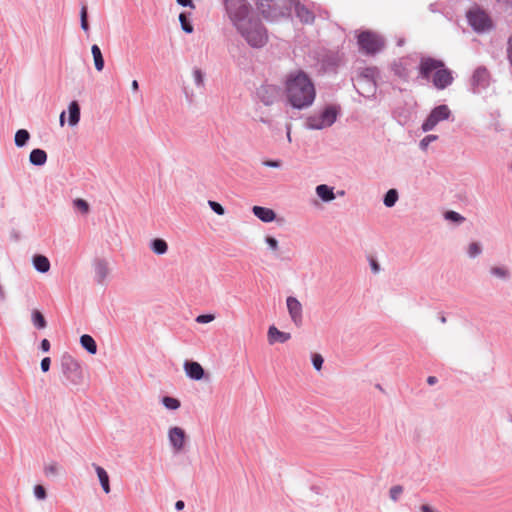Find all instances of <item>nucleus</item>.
Instances as JSON below:
<instances>
[{
  "mask_svg": "<svg viewBox=\"0 0 512 512\" xmlns=\"http://www.w3.org/2000/svg\"><path fill=\"white\" fill-rule=\"evenodd\" d=\"M225 10L237 32L252 48H262L268 42V32L253 15L247 0H224Z\"/></svg>",
  "mask_w": 512,
  "mask_h": 512,
  "instance_id": "1",
  "label": "nucleus"
},
{
  "mask_svg": "<svg viewBox=\"0 0 512 512\" xmlns=\"http://www.w3.org/2000/svg\"><path fill=\"white\" fill-rule=\"evenodd\" d=\"M286 102L294 109H307L315 101L316 89L311 78L302 70L288 73L284 80Z\"/></svg>",
  "mask_w": 512,
  "mask_h": 512,
  "instance_id": "2",
  "label": "nucleus"
},
{
  "mask_svg": "<svg viewBox=\"0 0 512 512\" xmlns=\"http://www.w3.org/2000/svg\"><path fill=\"white\" fill-rule=\"evenodd\" d=\"M433 72L432 82L437 89L443 90L452 84L454 79L452 72L445 67L444 62L431 57H422L419 63L420 77L428 80Z\"/></svg>",
  "mask_w": 512,
  "mask_h": 512,
  "instance_id": "3",
  "label": "nucleus"
},
{
  "mask_svg": "<svg viewBox=\"0 0 512 512\" xmlns=\"http://www.w3.org/2000/svg\"><path fill=\"white\" fill-rule=\"evenodd\" d=\"M60 371L65 386L78 387L83 384L84 371L82 365L72 355L65 353L61 356Z\"/></svg>",
  "mask_w": 512,
  "mask_h": 512,
  "instance_id": "4",
  "label": "nucleus"
},
{
  "mask_svg": "<svg viewBox=\"0 0 512 512\" xmlns=\"http://www.w3.org/2000/svg\"><path fill=\"white\" fill-rule=\"evenodd\" d=\"M340 114V108L336 105H327L310 114L305 120V127L309 130H323L331 127Z\"/></svg>",
  "mask_w": 512,
  "mask_h": 512,
  "instance_id": "5",
  "label": "nucleus"
},
{
  "mask_svg": "<svg viewBox=\"0 0 512 512\" xmlns=\"http://www.w3.org/2000/svg\"><path fill=\"white\" fill-rule=\"evenodd\" d=\"M360 50L367 55H374L380 52L385 46L384 38L374 31H362L357 36Z\"/></svg>",
  "mask_w": 512,
  "mask_h": 512,
  "instance_id": "6",
  "label": "nucleus"
},
{
  "mask_svg": "<svg viewBox=\"0 0 512 512\" xmlns=\"http://www.w3.org/2000/svg\"><path fill=\"white\" fill-rule=\"evenodd\" d=\"M257 7L261 15L268 21H276L290 15V9L275 0H259Z\"/></svg>",
  "mask_w": 512,
  "mask_h": 512,
  "instance_id": "7",
  "label": "nucleus"
},
{
  "mask_svg": "<svg viewBox=\"0 0 512 512\" xmlns=\"http://www.w3.org/2000/svg\"><path fill=\"white\" fill-rule=\"evenodd\" d=\"M378 70L376 67H365L359 71L357 79V90L361 95H374L376 91V77Z\"/></svg>",
  "mask_w": 512,
  "mask_h": 512,
  "instance_id": "8",
  "label": "nucleus"
},
{
  "mask_svg": "<svg viewBox=\"0 0 512 512\" xmlns=\"http://www.w3.org/2000/svg\"><path fill=\"white\" fill-rule=\"evenodd\" d=\"M450 115L451 110L447 105H439L432 109L426 120L423 122L421 128L424 132L431 131L439 122L449 119Z\"/></svg>",
  "mask_w": 512,
  "mask_h": 512,
  "instance_id": "9",
  "label": "nucleus"
},
{
  "mask_svg": "<svg viewBox=\"0 0 512 512\" xmlns=\"http://www.w3.org/2000/svg\"><path fill=\"white\" fill-rule=\"evenodd\" d=\"M467 19L472 28L477 32H484L492 27V22L488 14L478 8L468 11Z\"/></svg>",
  "mask_w": 512,
  "mask_h": 512,
  "instance_id": "10",
  "label": "nucleus"
},
{
  "mask_svg": "<svg viewBox=\"0 0 512 512\" xmlns=\"http://www.w3.org/2000/svg\"><path fill=\"white\" fill-rule=\"evenodd\" d=\"M170 447L174 453H181L186 445L187 435L183 428L173 426L167 432Z\"/></svg>",
  "mask_w": 512,
  "mask_h": 512,
  "instance_id": "11",
  "label": "nucleus"
},
{
  "mask_svg": "<svg viewBox=\"0 0 512 512\" xmlns=\"http://www.w3.org/2000/svg\"><path fill=\"white\" fill-rule=\"evenodd\" d=\"M416 61L412 57H403L393 62L391 68L400 79L407 81L415 68Z\"/></svg>",
  "mask_w": 512,
  "mask_h": 512,
  "instance_id": "12",
  "label": "nucleus"
},
{
  "mask_svg": "<svg viewBox=\"0 0 512 512\" xmlns=\"http://www.w3.org/2000/svg\"><path fill=\"white\" fill-rule=\"evenodd\" d=\"M257 97L265 106L273 105L279 98L280 90L276 85L263 84L257 89Z\"/></svg>",
  "mask_w": 512,
  "mask_h": 512,
  "instance_id": "13",
  "label": "nucleus"
},
{
  "mask_svg": "<svg viewBox=\"0 0 512 512\" xmlns=\"http://www.w3.org/2000/svg\"><path fill=\"white\" fill-rule=\"evenodd\" d=\"M286 306L291 321L295 326L300 327L303 323V307L300 301L293 296L286 298Z\"/></svg>",
  "mask_w": 512,
  "mask_h": 512,
  "instance_id": "14",
  "label": "nucleus"
},
{
  "mask_svg": "<svg viewBox=\"0 0 512 512\" xmlns=\"http://www.w3.org/2000/svg\"><path fill=\"white\" fill-rule=\"evenodd\" d=\"M290 4L289 9L294 8L295 14L299 20L304 24H312L315 19L313 11H311L300 0H287Z\"/></svg>",
  "mask_w": 512,
  "mask_h": 512,
  "instance_id": "15",
  "label": "nucleus"
},
{
  "mask_svg": "<svg viewBox=\"0 0 512 512\" xmlns=\"http://www.w3.org/2000/svg\"><path fill=\"white\" fill-rule=\"evenodd\" d=\"M490 75L485 67H479L472 76V86L475 92L485 89L489 85Z\"/></svg>",
  "mask_w": 512,
  "mask_h": 512,
  "instance_id": "16",
  "label": "nucleus"
},
{
  "mask_svg": "<svg viewBox=\"0 0 512 512\" xmlns=\"http://www.w3.org/2000/svg\"><path fill=\"white\" fill-rule=\"evenodd\" d=\"M93 267L95 271L96 282L100 285L104 284L110 273L108 262L104 259H96L93 263Z\"/></svg>",
  "mask_w": 512,
  "mask_h": 512,
  "instance_id": "17",
  "label": "nucleus"
},
{
  "mask_svg": "<svg viewBox=\"0 0 512 512\" xmlns=\"http://www.w3.org/2000/svg\"><path fill=\"white\" fill-rule=\"evenodd\" d=\"M186 376L192 380L199 381L204 377L203 367L195 361H185L183 365Z\"/></svg>",
  "mask_w": 512,
  "mask_h": 512,
  "instance_id": "18",
  "label": "nucleus"
},
{
  "mask_svg": "<svg viewBox=\"0 0 512 512\" xmlns=\"http://www.w3.org/2000/svg\"><path fill=\"white\" fill-rule=\"evenodd\" d=\"M252 212L259 220L264 223H270L276 219V213L267 207L253 206Z\"/></svg>",
  "mask_w": 512,
  "mask_h": 512,
  "instance_id": "19",
  "label": "nucleus"
},
{
  "mask_svg": "<svg viewBox=\"0 0 512 512\" xmlns=\"http://www.w3.org/2000/svg\"><path fill=\"white\" fill-rule=\"evenodd\" d=\"M267 336L270 344H274L275 342L285 343L291 338L290 333L282 332L275 326L269 327Z\"/></svg>",
  "mask_w": 512,
  "mask_h": 512,
  "instance_id": "20",
  "label": "nucleus"
},
{
  "mask_svg": "<svg viewBox=\"0 0 512 512\" xmlns=\"http://www.w3.org/2000/svg\"><path fill=\"white\" fill-rule=\"evenodd\" d=\"M315 192L317 196L324 202H331L336 198L334 194V188L326 184L318 185L315 189Z\"/></svg>",
  "mask_w": 512,
  "mask_h": 512,
  "instance_id": "21",
  "label": "nucleus"
},
{
  "mask_svg": "<svg viewBox=\"0 0 512 512\" xmlns=\"http://www.w3.org/2000/svg\"><path fill=\"white\" fill-rule=\"evenodd\" d=\"M93 467L96 471V474L98 476V479H99V482H100V485H101L103 491L106 494H109L111 491V488H110L108 473L106 472V470L103 467H101L99 465L93 464Z\"/></svg>",
  "mask_w": 512,
  "mask_h": 512,
  "instance_id": "22",
  "label": "nucleus"
},
{
  "mask_svg": "<svg viewBox=\"0 0 512 512\" xmlns=\"http://www.w3.org/2000/svg\"><path fill=\"white\" fill-rule=\"evenodd\" d=\"M69 112V120L68 123L70 126H76L80 121V106L77 101L70 102L68 106Z\"/></svg>",
  "mask_w": 512,
  "mask_h": 512,
  "instance_id": "23",
  "label": "nucleus"
},
{
  "mask_svg": "<svg viewBox=\"0 0 512 512\" xmlns=\"http://www.w3.org/2000/svg\"><path fill=\"white\" fill-rule=\"evenodd\" d=\"M33 266L40 273H47L50 269V261L44 255H35L33 257Z\"/></svg>",
  "mask_w": 512,
  "mask_h": 512,
  "instance_id": "24",
  "label": "nucleus"
},
{
  "mask_svg": "<svg viewBox=\"0 0 512 512\" xmlns=\"http://www.w3.org/2000/svg\"><path fill=\"white\" fill-rule=\"evenodd\" d=\"M29 161L35 166H42L47 161V154L42 149H33L29 155Z\"/></svg>",
  "mask_w": 512,
  "mask_h": 512,
  "instance_id": "25",
  "label": "nucleus"
},
{
  "mask_svg": "<svg viewBox=\"0 0 512 512\" xmlns=\"http://www.w3.org/2000/svg\"><path fill=\"white\" fill-rule=\"evenodd\" d=\"M150 249L156 255H164L168 251V244L162 238H155L150 242Z\"/></svg>",
  "mask_w": 512,
  "mask_h": 512,
  "instance_id": "26",
  "label": "nucleus"
},
{
  "mask_svg": "<svg viewBox=\"0 0 512 512\" xmlns=\"http://www.w3.org/2000/svg\"><path fill=\"white\" fill-rule=\"evenodd\" d=\"M91 53L94 60L95 69L101 72L104 68V58L98 45L94 44L91 47Z\"/></svg>",
  "mask_w": 512,
  "mask_h": 512,
  "instance_id": "27",
  "label": "nucleus"
},
{
  "mask_svg": "<svg viewBox=\"0 0 512 512\" xmlns=\"http://www.w3.org/2000/svg\"><path fill=\"white\" fill-rule=\"evenodd\" d=\"M81 346L90 354H96L97 352V344L95 340L87 334H84L80 337Z\"/></svg>",
  "mask_w": 512,
  "mask_h": 512,
  "instance_id": "28",
  "label": "nucleus"
},
{
  "mask_svg": "<svg viewBox=\"0 0 512 512\" xmlns=\"http://www.w3.org/2000/svg\"><path fill=\"white\" fill-rule=\"evenodd\" d=\"M192 78L195 86L198 89H203L205 87V73L199 67H194L192 69Z\"/></svg>",
  "mask_w": 512,
  "mask_h": 512,
  "instance_id": "29",
  "label": "nucleus"
},
{
  "mask_svg": "<svg viewBox=\"0 0 512 512\" xmlns=\"http://www.w3.org/2000/svg\"><path fill=\"white\" fill-rule=\"evenodd\" d=\"M490 274L496 278L507 280L510 278V270L505 266H493L490 268Z\"/></svg>",
  "mask_w": 512,
  "mask_h": 512,
  "instance_id": "30",
  "label": "nucleus"
},
{
  "mask_svg": "<svg viewBox=\"0 0 512 512\" xmlns=\"http://www.w3.org/2000/svg\"><path fill=\"white\" fill-rule=\"evenodd\" d=\"M30 139V133L26 129H19L15 133V145L17 147H24Z\"/></svg>",
  "mask_w": 512,
  "mask_h": 512,
  "instance_id": "31",
  "label": "nucleus"
},
{
  "mask_svg": "<svg viewBox=\"0 0 512 512\" xmlns=\"http://www.w3.org/2000/svg\"><path fill=\"white\" fill-rule=\"evenodd\" d=\"M399 198L398 191L396 189H390L384 195L383 203L386 207H393Z\"/></svg>",
  "mask_w": 512,
  "mask_h": 512,
  "instance_id": "32",
  "label": "nucleus"
},
{
  "mask_svg": "<svg viewBox=\"0 0 512 512\" xmlns=\"http://www.w3.org/2000/svg\"><path fill=\"white\" fill-rule=\"evenodd\" d=\"M31 317H32V323L36 328L44 329L47 326L45 317L39 310H33Z\"/></svg>",
  "mask_w": 512,
  "mask_h": 512,
  "instance_id": "33",
  "label": "nucleus"
},
{
  "mask_svg": "<svg viewBox=\"0 0 512 512\" xmlns=\"http://www.w3.org/2000/svg\"><path fill=\"white\" fill-rule=\"evenodd\" d=\"M161 402L163 406L168 410H177L181 406V402L177 398L170 396H164L161 399Z\"/></svg>",
  "mask_w": 512,
  "mask_h": 512,
  "instance_id": "34",
  "label": "nucleus"
},
{
  "mask_svg": "<svg viewBox=\"0 0 512 512\" xmlns=\"http://www.w3.org/2000/svg\"><path fill=\"white\" fill-rule=\"evenodd\" d=\"M73 207L84 215L88 214L90 211L89 203L81 198L73 200Z\"/></svg>",
  "mask_w": 512,
  "mask_h": 512,
  "instance_id": "35",
  "label": "nucleus"
},
{
  "mask_svg": "<svg viewBox=\"0 0 512 512\" xmlns=\"http://www.w3.org/2000/svg\"><path fill=\"white\" fill-rule=\"evenodd\" d=\"M60 472V466L57 462L51 461L44 466L46 476H57Z\"/></svg>",
  "mask_w": 512,
  "mask_h": 512,
  "instance_id": "36",
  "label": "nucleus"
},
{
  "mask_svg": "<svg viewBox=\"0 0 512 512\" xmlns=\"http://www.w3.org/2000/svg\"><path fill=\"white\" fill-rule=\"evenodd\" d=\"M444 218L445 220L456 224H461L465 221V218L461 214L452 210L445 212Z\"/></svg>",
  "mask_w": 512,
  "mask_h": 512,
  "instance_id": "37",
  "label": "nucleus"
},
{
  "mask_svg": "<svg viewBox=\"0 0 512 512\" xmlns=\"http://www.w3.org/2000/svg\"><path fill=\"white\" fill-rule=\"evenodd\" d=\"M179 21L181 24V28L184 32H186L188 34L193 32V30H194L193 25L190 23L187 16L185 15V13H181L179 15Z\"/></svg>",
  "mask_w": 512,
  "mask_h": 512,
  "instance_id": "38",
  "label": "nucleus"
},
{
  "mask_svg": "<svg viewBox=\"0 0 512 512\" xmlns=\"http://www.w3.org/2000/svg\"><path fill=\"white\" fill-rule=\"evenodd\" d=\"M467 253L470 258H476L482 253V247L479 243L472 242L468 246Z\"/></svg>",
  "mask_w": 512,
  "mask_h": 512,
  "instance_id": "39",
  "label": "nucleus"
},
{
  "mask_svg": "<svg viewBox=\"0 0 512 512\" xmlns=\"http://www.w3.org/2000/svg\"><path fill=\"white\" fill-rule=\"evenodd\" d=\"M80 21H81L82 30L87 33L89 31V24H88V20H87V7L86 6H82V8H81Z\"/></svg>",
  "mask_w": 512,
  "mask_h": 512,
  "instance_id": "40",
  "label": "nucleus"
},
{
  "mask_svg": "<svg viewBox=\"0 0 512 512\" xmlns=\"http://www.w3.org/2000/svg\"><path fill=\"white\" fill-rule=\"evenodd\" d=\"M311 360H312V364H313V367L315 368V370L320 371L322 369V366L324 363V359H323L322 355L319 353H314V354H312Z\"/></svg>",
  "mask_w": 512,
  "mask_h": 512,
  "instance_id": "41",
  "label": "nucleus"
},
{
  "mask_svg": "<svg viewBox=\"0 0 512 512\" xmlns=\"http://www.w3.org/2000/svg\"><path fill=\"white\" fill-rule=\"evenodd\" d=\"M437 139V135H427L420 141L419 146L422 150H426L430 143L436 141Z\"/></svg>",
  "mask_w": 512,
  "mask_h": 512,
  "instance_id": "42",
  "label": "nucleus"
},
{
  "mask_svg": "<svg viewBox=\"0 0 512 512\" xmlns=\"http://www.w3.org/2000/svg\"><path fill=\"white\" fill-rule=\"evenodd\" d=\"M265 242L271 251L276 252L279 249V243L275 237L266 236Z\"/></svg>",
  "mask_w": 512,
  "mask_h": 512,
  "instance_id": "43",
  "label": "nucleus"
},
{
  "mask_svg": "<svg viewBox=\"0 0 512 512\" xmlns=\"http://www.w3.org/2000/svg\"><path fill=\"white\" fill-rule=\"evenodd\" d=\"M214 320H215L214 314H201V315H198L195 319V321L199 324L210 323Z\"/></svg>",
  "mask_w": 512,
  "mask_h": 512,
  "instance_id": "44",
  "label": "nucleus"
},
{
  "mask_svg": "<svg viewBox=\"0 0 512 512\" xmlns=\"http://www.w3.org/2000/svg\"><path fill=\"white\" fill-rule=\"evenodd\" d=\"M34 496L38 500H45L47 497L46 489L42 485H36L34 487Z\"/></svg>",
  "mask_w": 512,
  "mask_h": 512,
  "instance_id": "45",
  "label": "nucleus"
},
{
  "mask_svg": "<svg viewBox=\"0 0 512 512\" xmlns=\"http://www.w3.org/2000/svg\"><path fill=\"white\" fill-rule=\"evenodd\" d=\"M402 492H403V488L401 486H399V485L393 486L389 491L390 498L393 501H397L398 498L400 497V495L402 494Z\"/></svg>",
  "mask_w": 512,
  "mask_h": 512,
  "instance_id": "46",
  "label": "nucleus"
},
{
  "mask_svg": "<svg viewBox=\"0 0 512 512\" xmlns=\"http://www.w3.org/2000/svg\"><path fill=\"white\" fill-rule=\"evenodd\" d=\"M210 208L218 215H224L225 213V210L223 208V206L221 204H219L218 202H215V201H209L208 202Z\"/></svg>",
  "mask_w": 512,
  "mask_h": 512,
  "instance_id": "47",
  "label": "nucleus"
},
{
  "mask_svg": "<svg viewBox=\"0 0 512 512\" xmlns=\"http://www.w3.org/2000/svg\"><path fill=\"white\" fill-rule=\"evenodd\" d=\"M506 53L508 62L512 68V35L508 38Z\"/></svg>",
  "mask_w": 512,
  "mask_h": 512,
  "instance_id": "48",
  "label": "nucleus"
},
{
  "mask_svg": "<svg viewBox=\"0 0 512 512\" xmlns=\"http://www.w3.org/2000/svg\"><path fill=\"white\" fill-rule=\"evenodd\" d=\"M50 364H51V360H50L49 357L43 358L42 361H41V364H40L41 370L43 372H48L49 369H50Z\"/></svg>",
  "mask_w": 512,
  "mask_h": 512,
  "instance_id": "49",
  "label": "nucleus"
},
{
  "mask_svg": "<svg viewBox=\"0 0 512 512\" xmlns=\"http://www.w3.org/2000/svg\"><path fill=\"white\" fill-rule=\"evenodd\" d=\"M263 164L271 168H279L281 166V162L277 160H267L264 161Z\"/></svg>",
  "mask_w": 512,
  "mask_h": 512,
  "instance_id": "50",
  "label": "nucleus"
},
{
  "mask_svg": "<svg viewBox=\"0 0 512 512\" xmlns=\"http://www.w3.org/2000/svg\"><path fill=\"white\" fill-rule=\"evenodd\" d=\"M177 3L183 7H191V8H194V4L192 2V0H176Z\"/></svg>",
  "mask_w": 512,
  "mask_h": 512,
  "instance_id": "51",
  "label": "nucleus"
},
{
  "mask_svg": "<svg viewBox=\"0 0 512 512\" xmlns=\"http://www.w3.org/2000/svg\"><path fill=\"white\" fill-rule=\"evenodd\" d=\"M40 347L42 351L48 352L50 350V342L47 339H43Z\"/></svg>",
  "mask_w": 512,
  "mask_h": 512,
  "instance_id": "52",
  "label": "nucleus"
},
{
  "mask_svg": "<svg viewBox=\"0 0 512 512\" xmlns=\"http://www.w3.org/2000/svg\"><path fill=\"white\" fill-rule=\"evenodd\" d=\"M419 512H437V511L434 510L430 505L423 504V505H421Z\"/></svg>",
  "mask_w": 512,
  "mask_h": 512,
  "instance_id": "53",
  "label": "nucleus"
},
{
  "mask_svg": "<svg viewBox=\"0 0 512 512\" xmlns=\"http://www.w3.org/2000/svg\"><path fill=\"white\" fill-rule=\"evenodd\" d=\"M371 269L374 273H378L380 270V266L375 260L371 261Z\"/></svg>",
  "mask_w": 512,
  "mask_h": 512,
  "instance_id": "54",
  "label": "nucleus"
},
{
  "mask_svg": "<svg viewBox=\"0 0 512 512\" xmlns=\"http://www.w3.org/2000/svg\"><path fill=\"white\" fill-rule=\"evenodd\" d=\"M185 504L182 500H179L175 503L176 510H182L184 508Z\"/></svg>",
  "mask_w": 512,
  "mask_h": 512,
  "instance_id": "55",
  "label": "nucleus"
},
{
  "mask_svg": "<svg viewBox=\"0 0 512 512\" xmlns=\"http://www.w3.org/2000/svg\"><path fill=\"white\" fill-rule=\"evenodd\" d=\"M436 382H437V378H436L435 376H429V377L427 378V383H428L429 385H434Z\"/></svg>",
  "mask_w": 512,
  "mask_h": 512,
  "instance_id": "56",
  "label": "nucleus"
},
{
  "mask_svg": "<svg viewBox=\"0 0 512 512\" xmlns=\"http://www.w3.org/2000/svg\"><path fill=\"white\" fill-rule=\"evenodd\" d=\"M131 88L133 91H138L139 89V84H138V81L137 80H133L132 83H131Z\"/></svg>",
  "mask_w": 512,
  "mask_h": 512,
  "instance_id": "57",
  "label": "nucleus"
},
{
  "mask_svg": "<svg viewBox=\"0 0 512 512\" xmlns=\"http://www.w3.org/2000/svg\"><path fill=\"white\" fill-rule=\"evenodd\" d=\"M59 122H60V125H61V126H64V124H65V111H63V112L60 114Z\"/></svg>",
  "mask_w": 512,
  "mask_h": 512,
  "instance_id": "58",
  "label": "nucleus"
},
{
  "mask_svg": "<svg viewBox=\"0 0 512 512\" xmlns=\"http://www.w3.org/2000/svg\"><path fill=\"white\" fill-rule=\"evenodd\" d=\"M499 3H502L506 6H512V0H497Z\"/></svg>",
  "mask_w": 512,
  "mask_h": 512,
  "instance_id": "59",
  "label": "nucleus"
},
{
  "mask_svg": "<svg viewBox=\"0 0 512 512\" xmlns=\"http://www.w3.org/2000/svg\"><path fill=\"white\" fill-rule=\"evenodd\" d=\"M287 139L291 142V126L287 125Z\"/></svg>",
  "mask_w": 512,
  "mask_h": 512,
  "instance_id": "60",
  "label": "nucleus"
},
{
  "mask_svg": "<svg viewBox=\"0 0 512 512\" xmlns=\"http://www.w3.org/2000/svg\"><path fill=\"white\" fill-rule=\"evenodd\" d=\"M441 322L445 323V322H446V318H445V317H442V318H441Z\"/></svg>",
  "mask_w": 512,
  "mask_h": 512,
  "instance_id": "61",
  "label": "nucleus"
}]
</instances>
